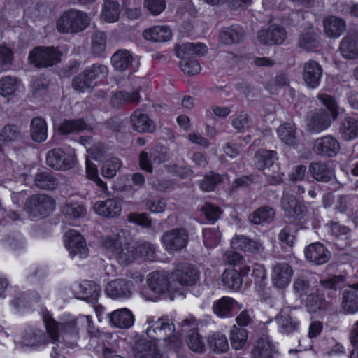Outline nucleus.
Returning a JSON list of instances; mask_svg holds the SVG:
<instances>
[{
    "label": "nucleus",
    "mask_w": 358,
    "mask_h": 358,
    "mask_svg": "<svg viewBox=\"0 0 358 358\" xmlns=\"http://www.w3.org/2000/svg\"><path fill=\"white\" fill-rule=\"evenodd\" d=\"M306 307L310 313L318 311L331 310L334 304L331 301H327L324 295L320 293L308 294L306 299Z\"/></svg>",
    "instance_id": "27"
},
{
    "label": "nucleus",
    "mask_w": 358,
    "mask_h": 358,
    "mask_svg": "<svg viewBox=\"0 0 358 358\" xmlns=\"http://www.w3.org/2000/svg\"><path fill=\"white\" fill-rule=\"evenodd\" d=\"M43 322L51 343L54 345L51 357L52 358H65L61 353L63 345L73 348L77 345L78 332L75 320L72 318L58 322L49 314L43 315Z\"/></svg>",
    "instance_id": "1"
},
{
    "label": "nucleus",
    "mask_w": 358,
    "mask_h": 358,
    "mask_svg": "<svg viewBox=\"0 0 358 358\" xmlns=\"http://www.w3.org/2000/svg\"><path fill=\"white\" fill-rule=\"evenodd\" d=\"M342 56L347 59H354L358 57V38L355 36H345L339 47Z\"/></svg>",
    "instance_id": "30"
},
{
    "label": "nucleus",
    "mask_w": 358,
    "mask_h": 358,
    "mask_svg": "<svg viewBox=\"0 0 358 358\" xmlns=\"http://www.w3.org/2000/svg\"><path fill=\"white\" fill-rule=\"evenodd\" d=\"M149 287L155 293L161 294L168 290L169 284L167 276L162 272H154L148 278Z\"/></svg>",
    "instance_id": "35"
},
{
    "label": "nucleus",
    "mask_w": 358,
    "mask_h": 358,
    "mask_svg": "<svg viewBox=\"0 0 358 358\" xmlns=\"http://www.w3.org/2000/svg\"><path fill=\"white\" fill-rule=\"evenodd\" d=\"M132 61V56L127 50L117 51L111 57V62L115 69L124 71L129 68Z\"/></svg>",
    "instance_id": "44"
},
{
    "label": "nucleus",
    "mask_w": 358,
    "mask_h": 358,
    "mask_svg": "<svg viewBox=\"0 0 358 358\" xmlns=\"http://www.w3.org/2000/svg\"><path fill=\"white\" fill-rule=\"evenodd\" d=\"M277 159L276 152L273 150H258L255 155V165L257 169L262 171L273 166Z\"/></svg>",
    "instance_id": "37"
},
{
    "label": "nucleus",
    "mask_w": 358,
    "mask_h": 358,
    "mask_svg": "<svg viewBox=\"0 0 358 358\" xmlns=\"http://www.w3.org/2000/svg\"><path fill=\"white\" fill-rule=\"evenodd\" d=\"M319 44V36L312 29L303 31L298 41L299 47L306 51L313 50Z\"/></svg>",
    "instance_id": "39"
},
{
    "label": "nucleus",
    "mask_w": 358,
    "mask_h": 358,
    "mask_svg": "<svg viewBox=\"0 0 358 358\" xmlns=\"http://www.w3.org/2000/svg\"><path fill=\"white\" fill-rule=\"evenodd\" d=\"M331 124L329 113L324 109L310 111L306 118L307 130L319 133L330 127Z\"/></svg>",
    "instance_id": "11"
},
{
    "label": "nucleus",
    "mask_w": 358,
    "mask_h": 358,
    "mask_svg": "<svg viewBox=\"0 0 358 358\" xmlns=\"http://www.w3.org/2000/svg\"><path fill=\"white\" fill-rule=\"evenodd\" d=\"M187 344L190 350L197 352H202L205 349L203 338L194 328L191 329L187 335Z\"/></svg>",
    "instance_id": "50"
},
{
    "label": "nucleus",
    "mask_w": 358,
    "mask_h": 358,
    "mask_svg": "<svg viewBox=\"0 0 358 358\" xmlns=\"http://www.w3.org/2000/svg\"><path fill=\"white\" fill-rule=\"evenodd\" d=\"M132 282L125 279H117L109 282L106 293L113 299L129 298L131 295Z\"/></svg>",
    "instance_id": "18"
},
{
    "label": "nucleus",
    "mask_w": 358,
    "mask_h": 358,
    "mask_svg": "<svg viewBox=\"0 0 358 358\" xmlns=\"http://www.w3.org/2000/svg\"><path fill=\"white\" fill-rule=\"evenodd\" d=\"M247 339L248 331L244 328L234 325L230 331L231 347L235 350H241L245 345Z\"/></svg>",
    "instance_id": "46"
},
{
    "label": "nucleus",
    "mask_w": 358,
    "mask_h": 358,
    "mask_svg": "<svg viewBox=\"0 0 358 358\" xmlns=\"http://www.w3.org/2000/svg\"><path fill=\"white\" fill-rule=\"evenodd\" d=\"M65 246L72 257L79 255L80 258H85L87 256L88 249L85 241L80 234L74 230H69L65 234Z\"/></svg>",
    "instance_id": "13"
},
{
    "label": "nucleus",
    "mask_w": 358,
    "mask_h": 358,
    "mask_svg": "<svg viewBox=\"0 0 358 358\" xmlns=\"http://www.w3.org/2000/svg\"><path fill=\"white\" fill-rule=\"evenodd\" d=\"M87 128L83 119L64 120L58 127V131L63 135L78 134Z\"/></svg>",
    "instance_id": "38"
},
{
    "label": "nucleus",
    "mask_w": 358,
    "mask_h": 358,
    "mask_svg": "<svg viewBox=\"0 0 358 358\" xmlns=\"http://www.w3.org/2000/svg\"><path fill=\"white\" fill-rule=\"evenodd\" d=\"M115 258L122 265L127 266L138 258L137 249L135 245H121L115 253Z\"/></svg>",
    "instance_id": "41"
},
{
    "label": "nucleus",
    "mask_w": 358,
    "mask_h": 358,
    "mask_svg": "<svg viewBox=\"0 0 358 358\" xmlns=\"http://www.w3.org/2000/svg\"><path fill=\"white\" fill-rule=\"evenodd\" d=\"M321 65L315 60H308L303 66V79L306 86L311 89L317 87L322 76Z\"/></svg>",
    "instance_id": "14"
},
{
    "label": "nucleus",
    "mask_w": 358,
    "mask_h": 358,
    "mask_svg": "<svg viewBox=\"0 0 358 358\" xmlns=\"http://www.w3.org/2000/svg\"><path fill=\"white\" fill-rule=\"evenodd\" d=\"M199 277L197 269L187 264H180L171 273L172 280L183 286L194 285Z\"/></svg>",
    "instance_id": "12"
},
{
    "label": "nucleus",
    "mask_w": 358,
    "mask_h": 358,
    "mask_svg": "<svg viewBox=\"0 0 358 358\" xmlns=\"http://www.w3.org/2000/svg\"><path fill=\"white\" fill-rule=\"evenodd\" d=\"M107 316L112 325L121 329L130 328L134 322V315L127 308L116 310Z\"/></svg>",
    "instance_id": "26"
},
{
    "label": "nucleus",
    "mask_w": 358,
    "mask_h": 358,
    "mask_svg": "<svg viewBox=\"0 0 358 358\" xmlns=\"http://www.w3.org/2000/svg\"><path fill=\"white\" fill-rule=\"evenodd\" d=\"M320 284L326 289L337 290L343 288L345 284V278L343 275H329L320 280Z\"/></svg>",
    "instance_id": "55"
},
{
    "label": "nucleus",
    "mask_w": 358,
    "mask_h": 358,
    "mask_svg": "<svg viewBox=\"0 0 358 358\" xmlns=\"http://www.w3.org/2000/svg\"><path fill=\"white\" fill-rule=\"evenodd\" d=\"M280 139L285 144L294 146L298 143L296 127L294 123L287 122L280 125L277 129Z\"/></svg>",
    "instance_id": "34"
},
{
    "label": "nucleus",
    "mask_w": 358,
    "mask_h": 358,
    "mask_svg": "<svg viewBox=\"0 0 358 358\" xmlns=\"http://www.w3.org/2000/svg\"><path fill=\"white\" fill-rule=\"evenodd\" d=\"M145 39L153 42H166L171 38V31L166 26H155L143 32Z\"/></svg>",
    "instance_id": "31"
},
{
    "label": "nucleus",
    "mask_w": 358,
    "mask_h": 358,
    "mask_svg": "<svg viewBox=\"0 0 358 358\" xmlns=\"http://www.w3.org/2000/svg\"><path fill=\"white\" fill-rule=\"evenodd\" d=\"M324 32L329 38H338L345 30L346 24L343 19L331 15L323 20Z\"/></svg>",
    "instance_id": "22"
},
{
    "label": "nucleus",
    "mask_w": 358,
    "mask_h": 358,
    "mask_svg": "<svg viewBox=\"0 0 358 358\" xmlns=\"http://www.w3.org/2000/svg\"><path fill=\"white\" fill-rule=\"evenodd\" d=\"M30 136L31 139L38 143L43 142L48 136V127L41 117H34L30 124Z\"/></svg>",
    "instance_id": "33"
},
{
    "label": "nucleus",
    "mask_w": 358,
    "mask_h": 358,
    "mask_svg": "<svg viewBox=\"0 0 358 358\" xmlns=\"http://www.w3.org/2000/svg\"><path fill=\"white\" fill-rule=\"evenodd\" d=\"M64 215L69 218H79L85 216L86 210L83 206L76 202H69L63 208Z\"/></svg>",
    "instance_id": "56"
},
{
    "label": "nucleus",
    "mask_w": 358,
    "mask_h": 358,
    "mask_svg": "<svg viewBox=\"0 0 358 358\" xmlns=\"http://www.w3.org/2000/svg\"><path fill=\"white\" fill-rule=\"evenodd\" d=\"M222 282L229 288L238 289L242 285L241 274L234 269L225 271L222 274Z\"/></svg>",
    "instance_id": "51"
},
{
    "label": "nucleus",
    "mask_w": 358,
    "mask_h": 358,
    "mask_svg": "<svg viewBox=\"0 0 358 358\" xmlns=\"http://www.w3.org/2000/svg\"><path fill=\"white\" fill-rule=\"evenodd\" d=\"M252 123L251 116L245 112H241L231 120V126L238 132H243L249 129L252 127Z\"/></svg>",
    "instance_id": "53"
},
{
    "label": "nucleus",
    "mask_w": 358,
    "mask_h": 358,
    "mask_svg": "<svg viewBox=\"0 0 358 358\" xmlns=\"http://www.w3.org/2000/svg\"><path fill=\"white\" fill-rule=\"evenodd\" d=\"M313 150L317 155L334 157L340 150V143L336 138L325 136L315 141Z\"/></svg>",
    "instance_id": "16"
},
{
    "label": "nucleus",
    "mask_w": 358,
    "mask_h": 358,
    "mask_svg": "<svg viewBox=\"0 0 358 358\" xmlns=\"http://www.w3.org/2000/svg\"><path fill=\"white\" fill-rule=\"evenodd\" d=\"M341 308L346 315L358 313V282L349 285L343 291Z\"/></svg>",
    "instance_id": "17"
},
{
    "label": "nucleus",
    "mask_w": 358,
    "mask_h": 358,
    "mask_svg": "<svg viewBox=\"0 0 358 358\" xmlns=\"http://www.w3.org/2000/svg\"><path fill=\"white\" fill-rule=\"evenodd\" d=\"M93 208L97 214L108 217H116L120 215L122 210L120 202L113 199L97 201Z\"/></svg>",
    "instance_id": "25"
},
{
    "label": "nucleus",
    "mask_w": 358,
    "mask_h": 358,
    "mask_svg": "<svg viewBox=\"0 0 358 358\" xmlns=\"http://www.w3.org/2000/svg\"><path fill=\"white\" fill-rule=\"evenodd\" d=\"M222 176L212 172L206 175L204 178L201 180L199 183L200 188L206 192L213 191L215 186L222 181Z\"/></svg>",
    "instance_id": "58"
},
{
    "label": "nucleus",
    "mask_w": 358,
    "mask_h": 358,
    "mask_svg": "<svg viewBox=\"0 0 358 358\" xmlns=\"http://www.w3.org/2000/svg\"><path fill=\"white\" fill-rule=\"evenodd\" d=\"M130 124L138 133H153L156 129L155 122L141 109H136L131 113Z\"/></svg>",
    "instance_id": "15"
},
{
    "label": "nucleus",
    "mask_w": 358,
    "mask_h": 358,
    "mask_svg": "<svg viewBox=\"0 0 358 358\" xmlns=\"http://www.w3.org/2000/svg\"><path fill=\"white\" fill-rule=\"evenodd\" d=\"M294 274L292 266L286 262H276L272 267L271 282L278 289L287 287Z\"/></svg>",
    "instance_id": "10"
},
{
    "label": "nucleus",
    "mask_w": 358,
    "mask_h": 358,
    "mask_svg": "<svg viewBox=\"0 0 358 358\" xmlns=\"http://www.w3.org/2000/svg\"><path fill=\"white\" fill-rule=\"evenodd\" d=\"M90 23L89 16L84 12L69 9L64 12L57 21L56 27L62 34H77L84 31Z\"/></svg>",
    "instance_id": "2"
},
{
    "label": "nucleus",
    "mask_w": 358,
    "mask_h": 358,
    "mask_svg": "<svg viewBox=\"0 0 358 358\" xmlns=\"http://www.w3.org/2000/svg\"><path fill=\"white\" fill-rule=\"evenodd\" d=\"M47 164L55 170L66 171L76 164V157L73 150L64 151L60 148L49 150L46 155Z\"/></svg>",
    "instance_id": "3"
},
{
    "label": "nucleus",
    "mask_w": 358,
    "mask_h": 358,
    "mask_svg": "<svg viewBox=\"0 0 358 358\" xmlns=\"http://www.w3.org/2000/svg\"><path fill=\"white\" fill-rule=\"evenodd\" d=\"M331 234L338 238H348L351 232V229L345 225H342L337 222H331L327 224Z\"/></svg>",
    "instance_id": "64"
},
{
    "label": "nucleus",
    "mask_w": 358,
    "mask_h": 358,
    "mask_svg": "<svg viewBox=\"0 0 358 358\" xmlns=\"http://www.w3.org/2000/svg\"><path fill=\"white\" fill-rule=\"evenodd\" d=\"M21 138L19 129L13 125L5 126L0 132V141L9 142L18 140Z\"/></svg>",
    "instance_id": "61"
},
{
    "label": "nucleus",
    "mask_w": 358,
    "mask_h": 358,
    "mask_svg": "<svg viewBox=\"0 0 358 358\" xmlns=\"http://www.w3.org/2000/svg\"><path fill=\"white\" fill-rule=\"evenodd\" d=\"M13 50L4 45H0V73L8 70L13 62Z\"/></svg>",
    "instance_id": "59"
},
{
    "label": "nucleus",
    "mask_w": 358,
    "mask_h": 358,
    "mask_svg": "<svg viewBox=\"0 0 358 358\" xmlns=\"http://www.w3.org/2000/svg\"><path fill=\"white\" fill-rule=\"evenodd\" d=\"M122 163L118 158L112 157L103 163L102 166V174L105 178H113L120 169Z\"/></svg>",
    "instance_id": "57"
},
{
    "label": "nucleus",
    "mask_w": 358,
    "mask_h": 358,
    "mask_svg": "<svg viewBox=\"0 0 358 358\" xmlns=\"http://www.w3.org/2000/svg\"><path fill=\"white\" fill-rule=\"evenodd\" d=\"M20 87L21 82L16 77L6 76L0 79V94L4 97L15 95Z\"/></svg>",
    "instance_id": "40"
},
{
    "label": "nucleus",
    "mask_w": 358,
    "mask_h": 358,
    "mask_svg": "<svg viewBox=\"0 0 358 358\" xmlns=\"http://www.w3.org/2000/svg\"><path fill=\"white\" fill-rule=\"evenodd\" d=\"M277 353L275 348L268 337L260 338L253 344L251 358H273Z\"/></svg>",
    "instance_id": "21"
},
{
    "label": "nucleus",
    "mask_w": 358,
    "mask_h": 358,
    "mask_svg": "<svg viewBox=\"0 0 358 358\" xmlns=\"http://www.w3.org/2000/svg\"><path fill=\"white\" fill-rule=\"evenodd\" d=\"M139 91L140 89H136L131 92L126 91L116 92L111 96V103L114 107H119L129 103L138 104L141 100Z\"/></svg>",
    "instance_id": "32"
},
{
    "label": "nucleus",
    "mask_w": 358,
    "mask_h": 358,
    "mask_svg": "<svg viewBox=\"0 0 358 358\" xmlns=\"http://www.w3.org/2000/svg\"><path fill=\"white\" fill-rule=\"evenodd\" d=\"M120 14V5L113 0H106L103 4L102 16L107 22L113 23L119 19Z\"/></svg>",
    "instance_id": "48"
},
{
    "label": "nucleus",
    "mask_w": 358,
    "mask_h": 358,
    "mask_svg": "<svg viewBox=\"0 0 358 358\" xmlns=\"http://www.w3.org/2000/svg\"><path fill=\"white\" fill-rule=\"evenodd\" d=\"M221 234L218 228H206L203 231V244L206 248L216 247L221 239Z\"/></svg>",
    "instance_id": "52"
},
{
    "label": "nucleus",
    "mask_w": 358,
    "mask_h": 358,
    "mask_svg": "<svg viewBox=\"0 0 358 358\" xmlns=\"http://www.w3.org/2000/svg\"><path fill=\"white\" fill-rule=\"evenodd\" d=\"M275 215V210L272 208L264 206L252 212L249 216V220L255 224H262L272 222Z\"/></svg>",
    "instance_id": "36"
},
{
    "label": "nucleus",
    "mask_w": 358,
    "mask_h": 358,
    "mask_svg": "<svg viewBox=\"0 0 358 358\" xmlns=\"http://www.w3.org/2000/svg\"><path fill=\"white\" fill-rule=\"evenodd\" d=\"M84 72L94 85L96 79L100 77H104L106 75L107 67L101 64H96L87 69Z\"/></svg>",
    "instance_id": "62"
},
{
    "label": "nucleus",
    "mask_w": 358,
    "mask_h": 358,
    "mask_svg": "<svg viewBox=\"0 0 358 358\" xmlns=\"http://www.w3.org/2000/svg\"><path fill=\"white\" fill-rule=\"evenodd\" d=\"M106 48V36L103 32L95 33L92 38V51L96 55H101Z\"/></svg>",
    "instance_id": "60"
},
{
    "label": "nucleus",
    "mask_w": 358,
    "mask_h": 358,
    "mask_svg": "<svg viewBox=\"0 0 358 358\" xmlns=\"http://www.w3.org/2000/svg\"><path fill=\"white\" fill-rule=\"evenodd\" d=\"M208 345L216 353H222L229 349L226 336L220 333H215L209 336Z\"/></svg>",
    "instance_id": "49"
},
{
    "label": "nucleus",
    "mask_w": 358,
    "mask_h": 358,
    "mask_svg": "<svg viewBox=\"0 0 358 358\" xmlns=\"http://www.w3.org/2000/svg\"><path fill=\"white\" fill-rule=\"evenodd\" d=\"M60 52L53 47H36L29 55L30 63L36 67L53 66L60 61Z\"/></svg>",
    "instance_id": "4"
},
{
    "label": "nucleus",
    "mask_w": 358,
    "mask_h": 358,
    "mask_svg": "<svg viewBox=\"0 0 358 358\" xmlns=\"http://www.w3.org/2000/svg\"><path fill=\"white\" fill-rule=\"evenodd\" d=\"M299 316V311L296 308L292 309L289 307L282 308L275 317L279 331L286 334L296 331L300 324Z\"/></svg>",
    "instance_id": "7"
},
{
    "label": "nucleus",
    "mask_w": 358,
    "mask_h": 358,
    "mask_svg": "<svg viewBox=\"0 0 358 358\" xmlns=\"http://www.w3.org/2000/svg\"><path fill=\"white\" fill-rule=\"evenodd\" d=\"M147 324L148 327L146 329V334L153 340H166L175 330L173 324L169 322L167 319L150 316L147 319Z\"/></svg>",
    "instance_id": "5"
},
{
    "label": "nucleus",
    "mask_w": 358,
    "mask_h": 358,
    "mask_svg": "<svg viewBox=\"0 0 358 358\" xmlns=\"http://www.w3.org/2000/svg\"><path fill=\"white\" fill-rule=\"evenodd\" d=\"M169 159L167 149L161 145H156L149 152H142L139 156L141 167L150 173L152 171V164H159Z\"/></svg>",
    "instance_id": "9"
},
{
    "label": "nucleus",
    "mask_w": 358,
    "mask_h": 358,
    "mask_svg": "<svg viewBox=\"0 0 358 358\" xmlns=\"http://www.w3.org/2000/svg\"><path fill=\"white\" fill-rule=\"evenodd\" d=\"M338 133L341 138L350 141L358 138V119L347 116L339 124Z\"/></svg>",
    "instance_id": "24"
},
{
    "label": "nucleus",
    "mask_w": 358,
    "mask_h": 358,
    "mask_svg": "<svg viewBox=\"0 0 358 358\" xmlns=\"http://www.w3.org/2000/svg\"><path fill=\"white\" fill-rule=\"evenodd\" d=\"M305 255L308 261L316 265L327 262L331 258V252L320 243L310 244L305 249Z\"/></svg>",
    "instance_id": "19"
},
{
    "label": "nucleus",
    "mask_w": 358,
    "mask_h": 358,
    "mask_svg": "<svg viewBox=\"0 0 358 358\" xmlns=\"http://www.w3.org/2000/svg\"><path fill=\"white\" fill-rule=\"evenodd\" d=\"M54 208V200L44 194L32 195L26 203L27 212L35 217L49 214Z\"/></svg>",
    "instance_id": "6"
},
{
    "label": "nucleus",
    "mask_w": 358,
    "mask_h": 358,
    "mask_svg": "<svg viewBox=\"0 0 358 358\" xmlns=\"http://www.w3.org/2000/svg\"><path fill=\"white\" fill-rule=\"evenodd\" d=\"M257 38L261 43L273 45L282 43L286 38L285 29L278 26H271L268 30L259 31Z\"/></svg>",
    "instance_id": "20"
},
{
    "label": "nucleus",
    "mask_w": 358,
    "mask_h": 358,
    "mask_svg": "<svg viewBox=\"0 0 358 358\" xmlns=\"http://www.w3.org/2000/svg\"><path fill=\"white\" fill-rule=\"evenodd\" d=\"M189 239V234L183 228H176L166 231L162 237V241L166 250L176 251L182 249L186 246Z\"/></svg>",
    "instance_id": "8"
},
{
    "label": "nucleus",
    "mask_w": 358,
    "mask_h": 358,
    "mask_svg": "<svg viewBox=\"0 0 358 358\" xmlns=\"http://www.w3.org/2000/svg\"><path fill=\"white\" fill-rule=\"evenodd\" d=\"M80 288L81 289L80 297L90 302L96 301L101 292L100 287L92 281L83 282L80 285Z\"/></svg>",
    "instance_id": "47"
},
{
    "label": "nucleus",
    "mask_w": 358,
    "mask_h": 358,
    "mask_svg": "<svg viewBox=\"0 0 358 358\" xmlns=\"http://www.w3.org/2000/svg\"><path fill=\"white\" fill-rule=\"evenodd\" d=\"M309 171L313 178L318 182H328L334 178V171L324 163H311Z\"/></svg>",
    "instance_id": "29"
},
{
    "label": "nucleus",
    "mask_w": 358,
    "mask_h": 358,
    "mask_svg": "<svg viewBox=\"0 0 358 358\" xmlns=\"http://www.w3.org/2000/svg\"><path fill=\"white\" fill-rule=\"evenodd\" d=\"M235 306H238L239 309L243 308V306L238 304L234 299L229 296H223L214 302L213 310L217 316L228 317L231 316L232 310Z\"/></svg>",
    "instance_id": "28"
},
{
    "label": "nucleus",
    "mask_w": 358,
    "mask_h": 358,
    "mask_svg": "<svg viewBox=\"0 0 358 358\" xmlns=\"http://www.w3.org/2000/svg\"><path fill=\"white\" fill-rule=\"evenodd\" d=\"M320 102L330 111L333 120L338 115V107L334 99L325 94H319L317 96Z\"/></svg>",
    "instance_id": "63"
},
{
    "label": "nucleus",
    "mask_w": 358,
    "mask_h": 358,
    "mask_svg": "<svg viewBox=\"0 0 358 358\" xmlns=\"http://www.w3.org/2000/svg\"><path fill=\"white\" fill-rule=\"evenodd\" d=\"M138 257L144 260L153 261L156 256V250L153 245L145 241H141L137 243Z\"/></svg>",
    "instance_id": "54"
},
{
    "label": "nucleus",
    "mask_w": 358,
    "mask_h": 358,
    "mask_svg": "<svg viewBox=\"0 0 358 358\" xmlns=\"http://www.w3.org/2000/svg\"><path fill=\"white\" fill-rule=\"evenodd\" d=\"M221 41L226 44L240 43L244 38V31L238 26H232L220 33Z\"/></svg>",
    "instance_id": "43"
},
{
    "label": "nucleus",
    "mask_w": 358,
    "mask_h": 358,
    "mask_svg": "<svg viewBox=\"0 0 358 358\" xmlns=\"http://www.w3.org/2000/svg\"><path fill=\"white\" fill-rule=\"evenodd\" d=\"M34 184L42 189H54L57 186L58 182L52 173L43 171L36 174Z\"/></svg>",
    "instance_id": "42"
},
{
    "label": "nucleus",
    "mask_w": 358,
    "mask_h": 358,
    "mask_svg": "<svg viewBox=\"0 0 358 358\" xmlns=\"http://www.w3.org/2000/svg\"><path fill=\"white\" fill-rule=\"evenodd\" d=\"M281 208L287 217H300L303 213V206L294 196L289 193H283L281 198Z\"/></svg>",
    "instance_id": "23"
},
{
    "label": "nucleus",
    "mask_w": 358,
    "mask_h": 358,
    "mask_svg": "<svg viewBox=\"0 0 358 358\" xmlns=\"http://www.w3.org/2000/svg\"><path fill=\"white\" fill-rule=\"evenodd\" d=\"M21 342L25 346H40L47 343V338L42 331L35 329L26 331Z\"/></svg>",
    "instance_id": "45"
}]
</instances>
